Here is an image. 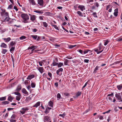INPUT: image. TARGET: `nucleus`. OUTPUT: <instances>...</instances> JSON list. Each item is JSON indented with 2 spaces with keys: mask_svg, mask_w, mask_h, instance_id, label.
I'll return each instance as SVG.
<instances>
[{
  "mask_svg": "<svg viewBox=\"0 0 122 122\" xmlns=\"http://www.w3.org/2000/svg\"><path fill=\"white\" fill-rule=\"evenodd\" d=\"M21 16L23 19V22L25 23L29 22V17L27 15L25 14H22Z\"/></svg>",
  "mask_w": 122,
  "mask_h": 122,
  "instance_id": "obj_1",
  "label": "nucleus"
},
{
  "mask_svg": "<svg viewBox=\"0 0 122 122\" xmlns=\"http://www.w3.org/2000/svg\"><path fill=\"white\" fill-rule=\"evenodd\" d=\"M120 93H119L116 94L115 95V97L117 98V100H119V102H122V99L121 97L120 96Z\"/></svg>",
  "mask_w": 122,
  "mask_h": 122,
  "instance_id": "obj_2",
  "label": "nucleus"
},
{
  "mask_svg": "<svg viewBox=\"0 0 122 122\" xmlns=\"http://www.w3.org/2000/svg\"><path fill=\"white\" fill-rule=\"evenodd\" d=\"M29 15L30 17V20L33 23H35L36 20V16L34 15H31L30 14H29Z\"/></svg>",
  "mask_w": 122,
  "mask_h": 122,
  "instance_id": "obj_3",
  "label": "nucleus"
},
{
  "mask_svg": "<svg viewBox=\"0 0 122 122\" xmlns=\"http://www.w3.org/2000/svg\"><path fill=\"white\" fill-rule=\"evenodd\" d=\"M1 16H8V13L5 12V10H2L1 13Z\"/></svg>",
  "mask_w": 122,
  "mask_h": 122,
  "instance_id": "obj_4",
  "label": "nucleus"
},
{
  "mask_svg": "<svg viewBox=\"0 0 122 122\" xmlns=\"http://www.w3.org/2000/svg\"><path fill=\"white\" fill-rule=\"evenodd\" d=\"M28 110V109L27 107L22 108L20 111V112L21 114H23L25 113L26 111L27 110Z\"/></svg>",
  "mask_w": 122,
  "mask_h": 122,
  "instance_id": "obj_5",
  "label": "nucleus"
},
{
  "mask_svg": "<svg viewBox=\"0 0 122 122\" xmlns=\"http://www.w3.org/2000/svg\"><path fill=\"white\" fill-rule=\"evenodd\" d=\"M37 69L41 74L44 71V69L42 67H39Z\"/></svg>",
  "mask_w": 122,
  "mask_h": 122,
  "instance_id": "obj_6",
  "label": "nucleus"
},
{
  "mask_svg": "<svg viewBox=\"0 0 122 122\" xmlns=\"http://www.w3.org/2000/svg\"><path fill=\"white\" fill-rule=\"evenodd\" d=\"M51 121L50 118L47 116H45L44 117V122H48Z\"/></svg>",
  "mask_w": 122,
  "mask_h": 122,
  "instance_id": "obj_7",
  "label": "nucleus"
},
{
  "mask_svg": "<svg viewBox=\"0 0 122 122\" xmlns=\"http://www.w3.org/2000/svg\"><path fill=\"white\" fill-rule=\"evenodd\" d=\"M36 47L34 46H31V47H29L28 48V49H30L31 50L32 49V53H33V52H35L36 51H34V50L35 49V48H36Z\"/></svg>",
  "mask_w": 122,
  "mask_h": 122,
  "instance_id": "obj_8",
  "label": "nucleus"
},
{
  "mask_svg": "<svg viewBox=\"0 0 122 122\" xmlns=\"http://www.w3.org/2000/svg\"><path fill=\"white\" fill-rule=\"evenodd\" d=\"M22 92L26 96H27L29 94L28 92L25 88H23L22 89Z\"/></svg>",
  "mask_w": 122,
  "mask_h": 122,
  "instance_id": "obj_9",
  "label": "nucleus"
},
{
  "mask_svg": "<svg viewBox=\"0 0 122 122\" xmlns=\"http://www.w3.org/2000/svg\"><path fill=\"white\" fill-rule=\"evenodd\" d=\"M30 4L32 5H36V3L34 0H29Z\"/></svg>",
  "mask_w": 122,
  "mask_h": 122,
  "instance_id": "obj_10",
  "label": "nucleus"
},
{
  "mask_svg": "<svg viewBox=\"0 0 122 122\" xmlns=\"http://www.w3.org/2000/svg\"><path fill=\"white\" fill-rule=\"evenodd\" d=\"M78 8H79L81 11H83L84 10H85V6L83 5H79L78 7Z\"/></svg>",
  "mask_w": 122,
  "mask_h": 122,
  "instance_id": "obj_11",
  "label": "nucleus"
},
{
  "mask_svg": "<svg viewBox=\"0 0 122 122\" xmlns=\"http://www.w3.org/2000/svg\"><path fill=\"white\" fill-rule=\"evenodd\" d=\"M38 4L40 6H43V0H37Z\"/></svg>",
  "mask_w": 122,
  "mask_h": 122,
  "instance_id": "obj_12",
  "label": "nucleus"
},
{
  "mask_svg": "<svg viewBox=\"0 0 122 122\" xmlns=\"http://www.w3.org/2000/svg\"><path fill=\"white\" fill-rule=\"evenodd\" d=\"M98 49L99 51L101 50V49H104L103 46H102L101 43H100L99 44V47L97 48Z\"/></svg>",
  "mask_w": 122,
  "mask_h": 122,
  "instance_id": "obj_13",
  "label": "nucleus"
},
{
  "mask_svg": "<svg viewBox=\"0 0 122 122\" xmlns=\"http://www.w3.org/2000/svg\"><path fill=\"white\" fill-rule=\"evenodd\" d=\"M118 9L117 8L114 10V15L115 16H117L118 14Z\"/></svg>",
  "mask_w": 122,
  "mask_h": 122,
  "instance_id": "obj_14",
  "label": "nucleus"
},
{
  "mask_svg": "<svg viewBox=\"0 0 122 122\" xmlns=\"http://www.w3.org/2000/svg\"><path fill=\"white\" fill-rule=\"evenodd\" d=\"M63 71V69L62 68H59L58 70L56 71V74L58 75H59V73L60 72H62Z\"/></svg>",
  "mask_w": 122,
  "mask_h": 122,
  "instance_id": "obj_15",
  "label": "nucleus"
},
{
  "mask_svg": "<svg viewBox=\"0 0 122 122\" xmlns=\"http://www.w3.org/2000/svg\"><path fill=\"white\" fill-rule=\"evenodd\" d=\"M0 46L1 47L6 48L7 47V46L4 43H2L0 45Z\"/></svg>",
  "mask_w": 122,
  "mask_h": 122,
  "instance_id": "obj_16",
  "label": "nucleus"
},
{
  "mask_svg": "<svg viewBox=\"0 0 122 122\" xmlns=\"http://www.w3.org/2000/svg\"><path fill=\"white\" fill-rule=\"evenodd\" d=\"M34 77V75H31L30 76H29L27 78V79L28 80H30L31 79L33 78Z\"/></svg>",
  "mask_w": 122,
  "mask_h": 122,
  "instance_id": "obj_17",
  "label": "nucleus"
},
{
  "mask_svg": "<svg viewBox=\"0 0 122 122\" xmlns=\"http://www.w3.org/2000/svg\"><path fill=\"white\" fill-rule=\"evenodd\" d=\"M34 12L38 13L40 14H42L43 13V12L42 11V10H36L34 11Z\"/></svg>",
  "mask_w": 122,
  "mask_h": 122,
  "instance_id": "obj_18",
  "label": "nucleus"
},
{
  "mask_svg": "<svg viewBox=\"0 0 122 122\" xmlns=\"http://www.w3.org/2000/svg\"><path fill=\"white\" fill-rule=\"evenodd\" d=\"M44 61H45L43 60L39 61V63L40 66H42L43 65H44Z\"/></svg>",
  "mask_w": 122,
  "mask_h": 122,
  "instance_id": "obj_19",
  "label": "nucleus"
},
{
  "mask_svg": "<svg viewBox=\"0 0 122 122\" xmlns=\"http://www.w3.org/2000/svg\"><path fill=\"white\" fill-rule=\"evenodd\" d=\"M3 39L4 41L6 42H9L11 40V38L9 37L7 38H4Z\"/></svg>",
  "mask_w": 122,
  "mask_h": 122,
  "instance_id": "obj_20",
  "label": "nucleus"
},
{
  "mask_svg": "<svg viewBox=\"0 0 122 122\" xmlns=\"http://www.w3.org/2000/svg\"><path fill=\"white\" fill-rule=\"evenodd\" d=\"M48 105L49 106L52 107L53 106V102L51 101H50L48 102Z\"/></svg>",
  "mask_w": 122,
  "mask_h": 122,
  "instance_id": "obj_21",
  "label": "nucleus"
},
{
  "mask_svg": "<svg viewBox=\"0 0 122 122\" xmlns=\"http://www.w3.org/2000/svg\"><path fill=\"white\" fill-rule=\"evenodd\" d=\"M40 102H37L36 104L33 106V107H37L38 106H39L40 105Z\"/></svg>",
  "mask_w": 122,
  "mask_h": 122,
  "instance_id": "obj_22",
  "label": "nucleus"
},
{
  "mask_svg": "<svg viewBox=\"0 0 122 122\" xmlns=\"http://www.w3.org/2000/svg\"><path fill=\"white\" fill-rule=\"evenodd\" d=\"M94 50H95V51L97 52V54H99L100 53H101L103 51V49H102L101 51H99V50H98V48H97V49H94Z\"/></svg>",
  "mask_w": 122,
  "mask_h": 122,
  "instance_id": "obj_23",
  "label": "nucleus"
},
{
  "mask_svg": "<svg viewBox=\"0 0 122 122\" xmlns=\"http://www.w3.org/2000/svg\"><path fill=\"white\" fill-rule=\"evenodd\" d=\"M117 87L118 90H121L122 88V84L117 85Z\"/></svg>",
  "mask_w": 122,
  "mask_h": 122,
  "instance_id": "obj_24",
  "label": "nucleus"
},
{
  "mask_svg": "<svg viewBox=\"0 0 122 122\" xmlns=\"http://www.w3.org/2000/svg\"><path fill=\"white\" fill-rule=\"evenodd\" d=\"M13 100V98H12V97L10 95L9 96L8 99V101L11 102H12Z\"/></svg>",
  "mask_w": 122,
  "mask_h": 122,
  "instance_id": "obj_25",
  "label": "nucleus"
},
{
  "mask_svg": "<svg viewBox=\"0 0 122 122\" xmlns=\"http://www.w3.org/2000/svg\"><path fill=\"white\" fill-rule=\"evenodd\" d=\"M11 48L10 50V51L11 53H13V52L15 50V47L12 46L11 47Z\"/></svg>",
  "mask_w": 122,
  "mask_h": 122,
  "instance_id": "obj_26",
  "label": "nucleus"
},
{
  "mask_svg": "<svg viewBox=\"0 0 122 122\" xmlns=\"http://www.w3.org/2000/svg\"><path fill=\"white\" fill-rule=\"evenodd\" d=\"M109 40H106L104 41V45L105 46H106L107 44L109 42Z\"/></svg>",
  "mask_w": 122,
  "mask_h": 122,
  "instance_id": "obj_27",
  "label": "nucleus"
},
{
  "mask_svg": "<svg viewBox=\"0 0 122 122\" xmlns=\"http://www.w3.org/2000/svg\"><path fill=\"white\" fill-rule=\"evenodd\" d=\"M77 13L79 16H81L82 17L83 16L82 13L80 11H78Z\"/></svg>",
  "mask_w": 122,
  "mask_h": 122,
  "instance_id": "obj_28",
  "label": "nucleus"
},
{
  "mask_svg": "<svg viewBox=\"0 0 122 122\" xmlns=\"http://www.w3.org/2000/svg\"><path fill=\"white\" fill-rule=\"evenodd\" d=\"M58 67H61L62 66H63V63L61 62H60L59 63H58Z\"/></svg>",
  "mask_w": 122,
  "mask_h": 122,
  "instance_id": "obj_29",
  "label": "nucleus"
},
{
  "mask_svg": "<svg viewBox=\"0 0 122 122\" xmlns=\"http://www.w3.org/2000/svg\"><path fill=\"white\" fill-rule=\"evenodd\" d=\"M6 99V96L0 97V101H2L5 100Z\"/></svg>",
  "mask_w": 122,
  "mask_h": 122,
  "instance_id": "obj_30",
  "label": "nucleus"
},
{
  "mask_svg": "<svg viewBox=\"0 0 122 122\" xmlns=\"http://www.w3.org/2000/svg\"><path fill=\"white\" fill-rule=\"evenodd\" d=\"M15 43L13 41L11 42L10 43V46L12 47L15 44Z\"/></svg>",
  "mask_w": 122,
  "mask_h": 122,
  "instance_id": "obj_31",
  "label": "nucleus"
},
{
  "mask_svg": "<svg viewBox=\"0 0 122 122\" xmlns=\"http://www.w3.org/2000/svg\"><path fill=\"white\" fill-rule=\"evenodd\" d=\"M21 85H19L18 86V87H17L16 89V90L18 91H19L21 90Z\"/></svg>",
  "mask_w": 122,
  "mask_h": 122,
  "instance_id": "obj_32",
  "label": "nucleus"
},
{
  "mask_svg": "<svg viewBox=\"0 0 122 122\" xmlns=\"http://www.w3.org/2000/svg\"><path fill=\"white\" fill-rule=\"evenodd\" d=\"M58 63L56 62H55L54 60L52 63V64L53 66H56L58 65Z\"/></svg>",
  "mask_w": 122,
  "mask_h": 122,
  "instance_id": "obj_33",
  "label": "nucleus"
},
{
  "mask_svg": "<svg viewBox=\"0 0 122 122\" xmlns=\"http://www.w3.org/2000/svg\"><path fill=\"white\" fill-rule=\"evenodd\" d=\"M68 60L67 59H66L64 61V64L65 65H68Z\"/></svg>",
  "mask_w": 122,
  "mask_h": 122,
  "instance_id": "obj_34",
  "label": "nucleus"
},
{
  "mask_svg": "<svg viewBox=\"0 0 122 122\" xmlns=\"http://www.w3.org/2000/svg\"><path fill=\"white\" fill-rule=\"evenodd\" d=\"M99 68V67L98 66H97L94 70V72L95 73H96L97 71L98 70Z\"/></svg>",
  "mask_w": 122,
  "mask_h": 122,
  "instance_id": "obj_35",
  "label": "nucleus"
},
{
  "mask_svg": "<svg viewBox=\"0 0 122 122\" xmlns=\"http://www.w3.org/2000/svg\"><path fill=\"white\" fill-rule=\"evenodd\" d=\"M21 95L16 96V99L18 101H19L20 99Z\"/></svg>",
  "mask_w": 122,
  "mask_h": 122,
  "instance_id": "obj_36",
  "label": "nucleus"
},
{
  "mask_svg": "<svg viewBox=\"0 0 122 122\" xmlns=\"http://www.w3.org/2000/svg\"><path fill=\"white\" fill-rule=\"evenodd\" d=\"M43 24L44 26L46 27H47L48 26V24L46 22H43Z\"/></svg>",
  "mask_w": 122,
  "mask_h": 122,
  "instance_id": "obj_37",
  "label": "nucleus"
},
{
  "mask_svg": "<svg viewBox=\"0 0 122 122\" xmlns=\"http://www.w3.org/2000/svg\"><path fill=\"white\" fill-rule=\"evenodd\" d=\"M31 87L33 88L35 87L36 84L35 83L32 82L31 83Z\"/></svg>",
  "mask_w": 122,
  "mask_h": 122,
  "instance_id": "obj_38",
  "label": "nucleus"
},
{
  "mask_svg": "<svg viewBox=\"0 0 122 122\" xmlns=\"http://www.w3.org/2000/svg\"><path fill=\"white\" fill-rule=\"evenodd\" d=\"M7 51L6 49H3L2 50V53L4 54H5V53L7 52Z\"/></svg>",
  "mask_w": 122,
  "mask_h": 122,
  "instance_id": "obj_39",
  "label": "nucleus"
},
{
  "mask_svg": "<svg viewBox=\"0 0 122 122\" xmlns=\"http://www.w3.org/2000/svg\"><path fill=\"white\" fill-rule=\"evenodd\" d=\"M26 38V37L25 36H23L21 37H20L19 39L20 40H23L24 39H25Z\"/></svg>",
  "mask_w": 122,
  "mask_h": 122,
  "instance_id": "obj_40",
  "label": "nucleus"
},
{
  "mask_svg": "<svg viewBox=\"0 0 122 122\" xmlns=\"http://www.w3.org/2000/svg\"><path fill=\"white\" fill-rule=\"evenodd\" d=\"M81 93V92H78L76 95V97H77L79 96H80Z\"/></svg>",
  "mask_w": 122,
  "mask_h": 122,
  "instance_id": "obj_41",
  "label": "nucleus"
},
{
  "mask_svg": "<svg viewBox=\"0 0 122 122\" xmlns=\"http://www.w3.org/2000/svg\"><path fill=\"white\" fill-rule=\"evenodd\" d=\"M52 25L53 26V27L55 28L57 30H58L59 29L58 28L56 25Z\"/></svg>",
  "mask_w": 122,
  "mask_h": 122,
  "instance_id": "obj_42",
  "label": "nucleus"
},
{
  "mask_svg": "<svg viewBox=\"0 0 122 122\" xmlns=\"http://www.w3.org/2000/svg\"><path fill=\"white\" fill-rule=\"evenodd\" d=\"M16 117V115L15 114H13L11 117V118L10 119H15V118Z\"/></svg>",
  "mask_w": 122,
  "mask_h": 122,
  "instance_id": "obj_43",
  "label": "nucleus"
},
{
  "mask_svg": "<svg viewBox=\"0 0 122 122\" xmlns=\"http://www.w3.org/2000/svg\"><path fill=\"white\" fill-rule=\"evenodd\" d=\"M90 51V50H86L84 51L83 53L84 54H85L87 53L88 52Z\"/></svg>",
  "mask_w": 122,
  "mask_h": 122,
  "instance_id": "obj_44",
  "label": "nucleus"
},
{
  "mask_svg": "<svg viewBox=\"0 0 122 122\" xmlns=\"http://www.w3.org/2000/svg\"><path fill=\"white\" fill-rule=\"evenodd\" d=\"M14 93L15 95H18V96L21 95L20 93L18 92H15Z\"/></svg>",
  "mask_w": 122,
  "mask_h": 122,
  "instance_id": "obj_45",
  "label": "nucleus"
},
{
  "mask_svg": "<svg viewBox=\"0 0 122 122\" xmlns=\"http://www.w3.org/2000/svg\"><path fill=\"white\" fill-rule=\"evenodd\" d=\"M10 122H16V120L13 119H10Z\"/></svg>",
  "mask_w": 122,
  "mask_h": 122,
  "instance_id": "obj_46",
  "label": "nucleus"
},
{
  "mask_svg": "<svg viewBox=\"0 0 122 122\" xmlns=\"http://www.w3.org/2000/svg\"><path fill=\"white\" fill-rule=\"evenodd\" d=\"M76 46V45H70L69 46V48L70 49H72L75 47Z\"/></svg>",
  "mask_w": 122,
  "mask_h": 122,
  "instance_id": "obj_47",
  "label": "nucleus"
},
{
  "mask_svg": "<svg viewBox=\"0 0 122 122\" xmlns=\"http://www.w3.org/2000/svg\"><path fill=\"white\" fill-rule=\"evenodd\" d=\"M13 6L11 4L10 5L8 8V9H10L12 8Z\"/></svg>",
  "mask_w": 122,
  "mask_h": 122,
  "instance_id": "obj_48",
  "label": "nucleus"
},
{
  "mask_svg": "<svg viewBox=\"0 0 122 122\" xmlns=\"http://www.w3.org/2000/svg\"><path fill=\"white\" fill-rule=\"evenodd\" d=\"M39 19L41 20H43V18L44 16H40L39 17Z\"/></svg>",
  "mask_w": 122,
  "mask_h": 122,
  "instance_id": "obj_49",
  "label": "nucleus"
},
{
  "mask_svg": "<svg viewBox=\"0 0 122 122\" xmlns=\"http://www.w3.org/2000/svg\"><path fill=\"white\" fill-rule=\"evenodd\" d=\"M32 37L34 39H36L37 37V35H33L32 36Z\"/></svg>",
  "mask_w": 122,
  "mask_h": 122,
  "instance_id": "obj_50",
  "label": "nucleus"
},
{
  "mask_svg": "<svg viewBox=\"0 0 122 122\" xmlns=\"http://www.w3.org/2000/svg\"><path fill=\"white\" fill-rule=\"evenodd\" d=\"M61 97V96L60 94L59 93L57 95V98L59 99H60V98Z\"/></svg>",
  "mask_w": 122,
  "mask_h": 122,
  "instance_id": "obj_51",
  "label": "nucleus"
},
{
  "mask_svg": "<svg viewBox=\"0 0 122 122\" xmlns=\"http://www.w3.org/2000/svg\"><path fill=\"white\" fill-rule=\"evenodd\" d=\"M65 113H63V114H60L59 115V116L61 117H64L65 116Z\"/></svg>",
  "mask_w": 122,
  "mask_h": 122,
  "instance_id": "obj_52",
  "label": "nucleus"
},
{
  "mask_svg": "<svg viewBox=\"0 0 122 122\" xmlns=\"http://www.w3.org/2000/svg\"><path fill=\"white\" fill-rule=\"evenodd\" d=\"M3 103L5 104H7L9 103V102L8 101H5L3 102Z\"/></svg>",
  "mask_w": 122,
  "mask_h": 122,
  "instance_id": "obj_53",
  "label": "nucleus"
},
{
  "mask_svg": "<svg viewBox=\"0 0 122 122\" xmlns=\"http://www.w3.org/2000/svg\"><path fill=\"white\" fill-rule=\"evenodd\" d=\"M94 5L97 7H98L99 6V5L97 2H95L94 3Z\"/></svg>",
  "mask_w": 122,
  "mask_h": 122,
  "instance_id": "obj_54",
  "label": "nucleus"
},
{
  "mask_svg": "<svg viewBox=\"0 0 122 122\" xmlns=\"http://www.w3.org/2000/svg\"><path fill=\"white\" fill-rule=\"evenodd\" d=\"M48 75L50 77V78H52V74L50 72H48Z\"/></svg>",
  "mask_w": 122,
  "mask_h": 122,
  "instance_id": "obj_55",
  "label": "nucleus"
},
{
  "mask_svg": "<svg viewBox=\"0 0 122 122\" xmlns=\"http://www.w3.org/2000/svg\"><path fill=\"white\" fill-rule=\"evenodd\" d=\"M89 60L85 59L84 60V62H85L88 63L89 62Z\"/></svg>",
  "mask_w": 122,
  "mask_h": 122,
  "instance_id": "obj_56",
  "label": "nucleus"
},
{
  "mask_svg": "<svg viewBox=\"0 0 122 122\" xmlns=\"http://www.w3.org/2000/svg\"><path fill=\"white\" fill-rule=\"evenodd\" d=\"M78 51L81 54H83V52L82 50H79V51Z\"/></svg>",
  "mask_w": 122,
  "mask_h": 122,
  "instance_id": "obj_57",
  "label": "nucleus"
},
{
  "mask_svg": "<svg viewBox=\"0 0 122 122\" xmlns=\"http://www.w3.org/2000/svg\"><path fill=\"white\" fill-rule=\"evenodd\" d=\"M110 5H107V7H106V10H108V9L110 8Z\"/></svg>",
  "mask_w": 122,
  "mask_h": 122,
  "instance_id": "obj_58",
  "label": "nucleus"
},
{
  "mask_svg": "<svg viewBox=\"0 0 122 122\" xmlns=\"http://www.w3.org/2000/svg\"><path fill=\"white\" fill-rule=\"evenodd\" d=\"M14 9H15L16 11L18 10V9L16 6H14Z\"/></svg>",
  "mask_w": 122,
  "mask_h": 122,
  "instance_id": "obj_59",
  "label": "nucleus"
},
{
  "mask_svg": "<svg viewBox=\"0 0 122 122\" xmlns=\"http://www.w3.org/2000/svg\"><path fill=\"white\" fill-rule=\"evenodd\" d=\"M122 41V38H118L117 40V41Z\"/></svg>",
  "mask_w": 122,
  "mask_h": 122,
  "instance_id": "obj_60",
  "label": "nucleus"
},
{
  "mask_svg": "<svg viewBox=\"0 0 122 122\" xmlns=\"http://www.w3.org/2000/svg\"><path fill=\"white\" fill-rule=\"evenodd\" d=\"M62 28L63 29V30H65L66 32H68V30H67L64 27H62Z\"/></svg>",
  "mask_w": 122,
  "mask_h": 122,
  "instance_id": "obj_61",
  "label": "nucleus"
},
{
  "mask_svg": "<svg viewBox=\"0 0 122 122\" xmlns=\"http://www.w3.org/2000/svg\"><path fill=\"white\" fill-rule=\"evenodd\" d=\"M87 82H86L85 83V84L84 85L83 87L82 88H84L86 87V85H87Z\"/></svg>",
  "mask_w": 122,
  "mask_h": 122,
  "instance_id": "obj_62",
  "label": "nucleus"
},
{
  "mask_svg": "<svg viewBox=\"0 0 122 122\" xmlns=\"http://www.w3.org/2000/svg\"><path fill=\"white\" fill-rule=\"evenodd\" d=\"M109 100L111 101H112V98L110 97H109L108 98Z\"/></svg>",
  "mask_w": 122,
  "mask_h": 122,
  "instance_id": "obj_63",
  "label": "nucleus"
},
{
  "mask_svg": "<svg viewBox=\"0 0 122 122\" xmlns=\"http://www.w3.org/2000/svg\"><path fill=\"white\" fill-rule=\"evenodd\" d=\"M31 87L30 86V85L28 86H27V89L29 90V89Z\"/></svg>",
  "mask_w": 122,
  "mask_h": 122,
  "instance_id": "obj_64",
  "label": "nucleus"
}]
</instances>
